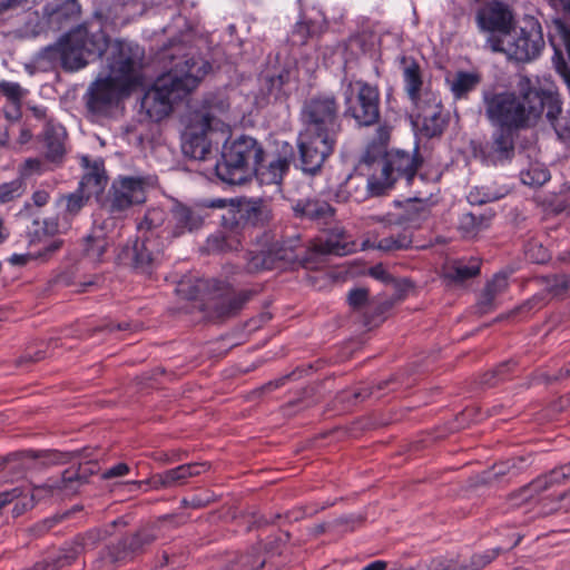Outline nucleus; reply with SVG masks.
Segmentation results:
<instances>
[{"mask_svg":"<svg viewBox=\"0 0 570 570\" xmlns=\"http://www.w3.org/2000/svg\"><path fill=\"white\" fill-rule=\"evenodd\" d=\"M421 165L422 158L416 149L414 153L393 149L385 154L381 175L377 178L386 191L400 179L411 184Z\"/></svg>","mask_w":570,"mask_h":570,"instance_id":"obj_11","label":"nucleus"},{"mask_svg":"<svg viewBox=\"0 0 570 570\" xmlns=\"http://www.w3.org/2000/svg\"><path fill=\"white\" fill-rule=\"evenodd\" d=\"M60 46L62 68L69 71L83 68L90 61L100 58L111 47L102 29L89 31L83 26L71 30Z\"/></svg>","mask_w":570,"mask_h":570,"instance_id":"obj_5","label":"nucleus"},{"mask_svg":"<svg viewBox=\"0 0 570 570\" xmlns=\"http://www.w3.org/2000/svg\"><path fill=\"white\" fill-rule=\"evenodd\" d=\"M265 560L262 559L257 550L242 556L235 564H232L228 570H256L263 567Z\"/></svg>","mask_w":570,"mask_h":570,"instance_id":"obj_49","label":"nucleus"},{"mask_svg":"<svg viewBox=\"0 0 570 570\" xmlns=\"http://www.w3.org/2000/svg\"><path fill=\"white\" fill-rule=\"evenodd\" d=\"M501 548L493 549L491 551H487L480 554H474L471 560V567L466 570H479L487 564H489L500 552Z\"/></svg>","mask_w":570,"mask_h":570,"instance_id":"obj_53","label":"nucleus"},{"mask_svg":"<svg viewBox=\"0 0 570 570\" xmlns=\"http://www.w3.org/2000/svg\"><path fill=\"white\" fill-rule=\"evenodd\" d=\"M31 199H32L33 205H36L37 207H42L48 204V202L50 199V194L46 189H37L32 194Z\"/></svg>","mask_w":570,"mask_h":570,"instance_id":"obj_57","label":"nucleus"},{"mask_svg":"<svg viewBox=\"0 0 570 570\" xmlns=\"http://www.w3.org/2000/svg\"><path fill=\"white\" fill-rule=\"evenodd\" d=\"M129 472V466L126 463H118L102 473V479L109 480L114 478L124 476Z\"/></svg>","mask_w":570,"mask_h":570,"instance_id":"obj_54","label":"nucleus"},{"mask_svg":"<svg viewBox=\"0 0 570 570\" xmlns=\"http://www.w3.org/2000/svg\"><path fill=\"white\" fill-rule=\"evenodd\" d=\"M520 178L524 185L539 187L550 179V173L543 164L534 163L521 170Z\"/></svg>","mask_w":570,"mask_h":570,"instance_id":"obj_40","label":"nucleus"},{"mask_svg":"<svg viewBox=\"0 0 570 570\" xmlns=\"http://www.w3.org/2000/svg\"><path fill=\"white\" fill-rule=\"evenodd\" d=\"M38 256L31 253L13 254L8 258V262L13 266H24L30 261L37 259Z\"/></svg>","mask_w":570,"mask_h":570,"instance_id":"obj_56","label":"nucleus"},{"mask_svg":"<svg viewBox=\"0 0 570 570\" xmlns=\"http://www.w3.org/2000/svg\"><path fill=\"white\" fill-rule=\"evenodd\" d=\"M171 67L160 75L141 99V109L153 121H160L174 105L193 92L210 70V65L191 48L171 43L163 53Z\"/></svg>","mask_w":570,"mask_h":570,"instance_id":"obj_1","label":"nucleus"},{"mask_svg":"<svg viewBox=\"0 0 570 570\" xmlns=\"http://www.w3.org/2000/svg\"><path fill=\"white\" fill-rule=\"evenodd\" d=\"M19 4V0H0V16L16 9Z\"/></svg>","mask_w":570,"mask_h":570,"instance_id":"obj_61","label":"nucleus"},{"mask_svg":"<svg viewBox=\"0 0 570 570\" xmlns=\"http://www.w3.org/2000/svg\"><path fill=\"white\" fill-rule=\"evenodd\" d=\"M340 105L333 95H317L307 99L301 111L302 131L337 138L342 131Z\"/></svg>","mask_w":570,"mask_h":570,"instance_id":"obj_6","label":"nucleus"},{"mask_svg":"<svg viewBox=\"0 0 570 570\" xmlns=\"http://www.w3.org/2000/svg\"><path fill=\"white\" fill-rule=\"evenodd\" d=\"M246 261V269L249 273L275 268V258L268 248L261 252H248Z\"/></svg>","mask_w":570,"mask_h":570,"instance_id":"obj_41","label":"nucleus"},{"mask_svg":"<svg viewBox=\"0 0 570 570\" xmlns=\"http://www.w3.org/2000/svg\"><path fill=\"white\" fill-rule=\"evenodd\" d=\"M229 102L222 96H213L205 100L204 110L196 111L194 115H210L213 122L224 121L228 119L227 114L229 111Z\"/></svg>","mask_w":570,"mask_h":570,"instance_id":"obj_35","label":"nucleus"},{"mask_svg":"<svg viewBox=\"0 0 570 570\" xmlns=\"http://www.w3.org/2000/svg\"><path fill=\"white\" fill-rule=\"evenodd\" d=\"M46 157L51 161H59L65 155V130L61 126L50 122L45 127Z\"/></svg>","mask_w":570,"mask_h":570,"instance_id":"obj_29","label":"nucleus"},{"mask_svg":"<svg viewBox=\"0 0 570 570\" xmlns=\"http://www.w3.org/2000/svg\"><path fill=\"white\" fill-rule=\"evenodd\" d=\"M218 132L226 137L229 134L228 124L213 122L210 115H193L184 134V154L196 160H205L212 150L213 136Z\"/></svg>","mask_w":570,"mask_h":570,"instance_id":"obj_8","label":"nucleus"},{"mask_svg":"<svg viewBox=\"0 0 570 570\" xmlns=\"http://www.w3.org/2000/svg\"><path fill=\"white\" fill-rule=\"evenodd\" d=\"M206 214L202 205L175 203L170 209V218L165 226L167 237L176 238L186 233L202 228Z\"/></svg>","mask_w":570,"mask_h":570,"instance_id":"obj_15","label":"nucleus"},{"mask_svg":"<svg viewBox=\"0 0 570 570\" xmlns=\"http://www.w3.org/2000/svg\"><path fill=\"white\" fill-rule=\"evenodd\" d=\"M385 193L377 176L364 178L363 176L348 177L340 188V196L343 195L346 200L362 203L368 196H380Z\"/></svg>","mask_w":570,"mask_h":570,"instance_id":"obj_23","label":"nucleus"},{"mask_svg":"<svg viewBox=\"0 0 570 570\" xmlns=\"http://www.w3.org/2000/svg\"><path fill=\"white\" fill-rule=\"evenodd\" d=\"M508 287V278L504 274H497L487 284L483 296L481 299V304L484 306H491L494 302V298L503 293Z\"/></svg>","mask_w":570,"mask_h":570,"instance_id":"obj_46","label":"nucleus"},{"mask_svg":"<svg viewBox=\"0 0 570 570\" xmlns=\"http://www.w3.org/2000/svg\"><path fill=\"white\" fill-rule=\"evenodd\" d=\"M106 183V177L104 175V170L99 164H94V166L89 167L87 173L83 175L79 187L80 189H90L92 193H98L104 188Z\"/></svg>","mask_w":570,"mask_h":570,"instance_id":"obj_45","label":"nucleus"},{"mask_svg":"<svg viewBox=\"0 0 570 570\" xmlns=\"http://www.w3.org/2000/svg\"><path fill=\"white\" fill-rule=\"evenodd\" d=\"M141 59L142 51L136 45L121 40L111 45L107 59L108 75L92 82L83 96L92 119L109 116L121 96L139 82Z\"/></svg>","mask_w":570,"mask_h":570,"instance_id":"obj_2","label":"nucleus"},{"mask_svg":"<svg viewBox=\"0 0 570 570\" xmlns=\"http://www.w3.org/2000/svg\"><path fill=\"white\" fill-rule=\"evenodd\" d=\"M323 31V24L315 21H299L292 31V41L295 45H305L308 38L320 35Z\"/></svg>","mask_w":570,"mask_h":570,"instance_id":"obj_42","label":"nucleus"},{"mask_svg":"<svg viewBox=\"0 0 570 570\" xmlns=\"http://www.w3.org/2000/svg\"><path fill=\"white\" fill-rule=\"evenodd\" d=\"M62 246V242L59 239L51 240L48 245H46L39 254H37L38 257L40 256H47L55 252H57Z\"/></svg>","mask_w":570,"mask_h":570,"instance_id":"obj_60","label":"nucleus"},{"mask_svg":"<svg viewBox=\"0 0 570 570\" xmlns=\"http://www.w3.org/2000/svg\"><path fill=\"white\" fill-rule=\"evenodd\" d=\"M337 138L301 131L298 135L299 166L304 173L314 175L333 154Z\"/></svg>","mask_w":570,"mask_h":570,"instance_id":"obj_14","label":"nucleus"},{"mask_svg":"<svg viewBox=\"0 0 570 570\" xmlns=\"http://www.w3.org/2000/svg\"><path fill=\"white\" fill-rule=\"evenodd\" d=\"M268 249L271 255L275 258V268L303 261V247L299 245V238L276 240Z\"/></svg>","mask_w":570,"mask_h":570,"instance_id":"obj_26","label":"nucleus"},{"mask_svg":"<svg viewBox=\"0 0 570 570\" xmlns=\"http://www.w3.org/2000/svg\"><path fill=\"white\" fill-rule=\"evenodd\" d=\"M153 177L127 176L119 177L112 183L110 190L111 213H121L129 207L142 204L146 200V191L155 185Z\"/></svg>","mask_w":570,"mask_h":570,"instance_id":"obj_13","label":"nucleus"},{"mask_svg":"<svg viewBox=\"0 0 570 570\" xmlns=\"http://www.w3.org/2000/svg\"><path fill=\"white\" fill-rule=\"evenodd\" d=\"M566 481L564 470L560 468L553 469L548 474L541 475L532 481L525 491L539 493L549 489L553 484H560Z\"/></svg>","mask_w":570,"mask_h":570,"instance_id":"obj_44","label":"nucleus"},{"mask_svg":"<svg viewBox=\"0 0 570 570\" xmlns=\"http://www.w3.org/2000/svg\"><path fill=\"white\" fill-rule=\"evenodd\" d=\"M542 89L532 85L525 76H520L515 91L485 90L483 104L489 121L499 128L518 130L528 128L537 122L542 115L544 97ZM546 104L557 108V100L548 97Z\"/></svg>","mask_w":570,"mask_h":570,"instance_id":"obj_3","label":"nucleus"},{"mask_svg":"<svg viewBox=\"0 0 570 570\" xmlns=\"http://www.w3.org/2000/svg\"><path fill=\"white\" fill-rule=\"evenodd\" d=\"M402 299L401 295H396L393 297H382L377 296L372 298V307L370 311L368 320H364L363 323L365 326H376L383 321V315L390 311L394 304Z\"/></svg>","mask_w":570,"mask_h":570,"instance_id":"obj_34","label":"nucleus"},{"mask_svg":"<svg viewBox=\"0 0 570 570\" xmlns=\"http://www.w3.org/2000/svg\"><path fill=\"white\" fill-rule=\"evenodd\" d=\"M479 157L488 166H499L511 161L514 156V138L509 128H498L491 138L479 148Z\"/></svg>","mask_w":570,"mask_h":570,"instance_id":"obj_16","label":"nucleus"},{"mask_svg":"<svg viewBox=\"0 0 570 570\" xmlns=\"http://www.w3.org/2000/svg\"><path fill=\"white\" fill-rule=\"evenodd\" d=\"M559 505L553 510H568L570 508V490L559 495Z\"/></svg>","mask_w":570,"mask_h":570,"instance_id":"obj_62","label":"nucleus"},{"mask_svg":"<svg viewBox=\"0 0 570 570\" xmlns=\"http://www.w3.org/2000/svg\"><path fill=\"white\" fill-rule=\"evenodd\" d=\"M164 243L147 235L138 237L134 244V267L144 274H150L159 261Z\"/></svg>","mask_w":570,"mask_h":570,"instance_id":"obj_22","label":"nucleus"},{"mask_svg":"<svg viewBox=\"0 0 570 570\" xmlns=\"http://www.w3.org/2000/svg\"><path fill=\"white\" fill-rule=\"evenodd\" d=\"M386 562L382 560H376L367 564L362 570H385L386 569Z\"/></svg>","mask_w":570,"mask_h":570,"instance_id":"obj_63","label":"nucleus"},{"mask_svg":"<svg viewBox=\"0 0 570 570\" xmlns=\"http://www.w3.org/2000/svg\"><path fill=\"white\" fill-rule=\"evenodd\" d=\"M293 210L296 217L324 223H327L334 215V208L327 202L320 199L298 200L293 205Z\"/></svg>","mask_w":570,"mask_h":570,"instance_id":"obj_27","label":"nucleus"},{"mask_svg":"<svg viewBox=\"0 0 570 570\" xmlns=\"http://www.w3.org/2000/svg\"><path fill=\"white\" fill-rule=\"evenodd\" d=\"M429 570H456L451 564H443L441 561H433Z\"/></svg>","mask_w":570,"mask_h":570,"instance_id":"obj_64","label":"nucleus"},{"mask_svg":"<svg viewBox=\"0 0 570 570\" xmlns=\"http://www.w3.org/2000/svg\"><path fill=\"white\" fill-rule=\"evenodd\" d=\"M487 45L494 52H507L517 61L524 62L534 59L540 53L544 47V40L539 22L530 20L520 29L519 35L508 48L503 47L502 39L494 36L488 38Z\"/></svg>","mask_w":570,"mask_h":570,"instance_id":"obj_10","label":"nucleus"},{"mask_svg":"<svg viewBox=\"0 0 570 570\" xmlns=\"http://www.w3.org/2000/svg\"><path fill=\"white\" fill-rule=\"evenodd\" d=\"M209 468L206 462L187 463L157 473L151 478V484L156 490L170 489L184 485L188 479L197 476Z\"/></svg>","mask_w":570,"mask_h":570,"instance_id":"obj_20","label":"nucleus"},{"mask_svg":"<svg viewBox=\"0 0 570 570\" xmlns=\"http://www.w3.org/2000/svg\"><path fill=\"white\" fill-rule=\"evenodd\" d=\"M480 272V261L471 258L469 262L456 261L449 267L448 276L454 281H465L474 277Z\"/></svg>","mask_w":570,"mask_h":570,"instance_id":"obj_38","label":"nucleus"},{"mask_svg":"<svg viewBox=\"0 0 570 570\" xmlns=\"http://www.w3.org/2000/svg\"><path fill=\"white\" fill-rule=\"evenodd\" d=\"M42 163L37 158H29L23 164L22 173L23 175H29L32 173H39L41 170Z\"/></svg>","mask_w":570,"mask_h":570,"instance_id":"obj_58","label":"nucleus"},{"mask_svg":"<svg viewBox=\"0 0 570 570\" xmlns=\"http://www.w3.org/2000/svg\"><path fill=\"white\" fill-rule=\"evenodd\" d=\"M167 219V214L165 210L160 208H150L146 212L144 218L139 222L137 228L140 234L139 237H144V235L149 236L150 238H156L159 240L160 237H167V232L165 230L164 224Z\"/></svg>","mask_w":570,"mask_h":570,"instance_id":"obj_28","label":"nucleus"},{"mask_svg":"<svg viewBox=\"0 0 570 570\" xmlns=\"http://www.w3.org/2000/svg\"><path fill=\"white\" fill-rule=\"evenodd\" d=\"M289 72L282 71L276 76H266L261 87V94L268 102L272 98L277 99L284 91V86L288 82Z\"/></svg>","mask_w":570,"mask_h":570,"instance_id":"obj_36","label":"nucleus"},{"mask_svg":"<svg viewBox=\"0 0 570 570\" xmlns=\"http://www.w3.org/2000/svg\"><path fill=\"white\" fill-rule=\"evenodd\" d=\"M263 158L262 145L249 136H240L224 145L216 175L227 184H244L253 175H258Z\"/></svg>","mask_w":570,"mask_h":570,"instance_id":"obj_4","label":"nucleus"},{"mask_svg":"<svg viewBox=\"0 0 570 570\" xmlns=\"http://www.w3.org/2000/svg\"><path fill=\"white\" fill-rule=\"evenodd\" d=\"M450 90L455 99H465L481 82L476 72L459 71L446 78Z\"/></svg>","mask_w":570,"mask_h":570,"instance_id":"obj_30","label":"nucleus"},{"mask_svg":"<svg viewBox=\"0 0 570 570\" xmlns=\"http://www.w3.org/2000/svg\"><path fill=\"white\" fill-rule=\"evenodd\" d=\"M475 21L482 32L508 35L513 26V16L504 3L491 1L479 8Z\"/></svg>","mask_w":570,"mask_h":570,"instance_id":"obj_17","label":"nucleus"},{"mask_svg":"<svg viewBox=\"0 0 570 570\" xmlns=\"http://www.w3.org/2000/svg\"><path fill=\"white\" fill-rule=\"evenodd\" d=\"M289 168V160L287 158L278 157L269 163L266 168L259 166L261 179L266 184H281L283 176Z\"/></svg>","mask_w":570,"mask_h":570,"instance_id":"obj_37","label":"nucleus"},{"mask_svg":"<svg viewBox=\"0 0 570 570\" xmlns=\"http://www.w3.org/2000/svg\"><path fill=\"white\" fill-rule=\"evenodd\" d=\"M400 63L404 90L412 106L422 101L426 95H436L424 88L421 67L414 58L403 56L400 59Z\"/></svg>","mask_w":570,"mask_h":570,"instance_id":"obj_21","label":"nucleus"},{"mask_svg":"<svg viewBox=\"0 0 570 570\" xmlns=\"http://www.w3.org/2000/svg\"><path fill=\"white\" fill-rule=\"evenodd\" d=\"M356 244L350 240L344 230H336L327 235L325 238H318L312 248L316 255H335L345 256L355 252Z\"/></svg>","mask_w":570,"mask_h":570,"instance_id":"obj_25","label":"nucleus"},{"mask_svg":"<svg viewBox=\"0 0 570 570\" xmlns=\"http://www.w3.org/2000/svg\"><path fill=\"white\" fill-rule=\"evenodd\" d=\"M273 219L268 202L262 198H250L238 204L237 208H229L222 216V226L232 233L238 234L240 224L249 226H264Z\"/></svg>","mask_w":570,"mask_h":570,"instance_id":"obj_12","label":"nucleus"},{"mask_svg":"<svg viewBox=\"0 0 570 570\" xmlns=\"http://www.w3.org/2000/svg\"><path fill=\"white\" fill-rule=\"evenodd\" d=\"M202 282L184 277L176 286V294L187 301L196 299L200 292Z\"/></svg>","mask_w":570,"mask_h":570,"instance_id":"obj_48","label":"nucleus"},{"mask_svg":"<svg viewBox=\"0 0 570 570\" xmlns=\"http://www.w3.org/2000/svg\"><path fill=\"white\" fill-rule=\"evenodd\" d=\"M20 495L19 489H12L0 493V509L12 502Z\"/></svg>","mask_w":570,"mask_h":570,"instance_id":"obj_59","label":"nucleus"},{"mask_svg":"<svg viewBox=\"0 0 570 570\" xmlns=\"http://www.w3.org/2000/svg\"><path fill=\"white\" fill-rule=\"evenodd\" d=\"M252 296L250 291H242L235 294L224 296L215 304V314L218 317H229L237 314L243 306L249 301Z\"/></svg>","mask_w":570,"mask_h":570,"instance_id":"obj_32","label":"nucleus"},{"mask_svg":"<svg viewBox=\"0 0 570 570\" xmlns=\"http://www.w3.org/2000/svg\"><path fill=\"white\" fill-rule=\"evenodd\" d=\"M368 274L375 279H379L386 284L394 281L391 274L385 269V267L382 264H377L371 267Z\"/></svg>","mask_w":570,"mask_h":570,"instance_id":"obj_55","label":"nucleus"},{"mask_svg":"<svg viewBox=\"0 0 570 570\" xmlns=\"http://www.w3.org/2000/svg\"><path fill=\"white\" fill-rule=\"evenodd\" d=\"M95 466L79 465L78 468L66 469L60 478H49L41 487L35 488V490H47L51 494L72 495L87 482L88 476L95 473L92 469Z\"/></svg>","mask_w":570,"mask_h":570,"instance_id":"obj_19","label":"nucleus"},{"mask_svg":"<svg viewBox=\"0 0 570 570\" xmlns=\"http://www.w3.org/2000/svg\"><path fill=\"white\" fill-rule=\"evenodd\" d=\"M347 303L353 311L362 313L364 320H368L372 307L368 289L364 287L351 289L347 294Z\"/></svg>","mask_w":570,"mask_h":570,"instance_id":"obj_39","label":"nucleus"},{"mask_svg":"<svg viewBox=\"0 0 570 570\" xmlns=\"http://www.w3.org/2000/svg\"><path fill=\"white\" fill-rule=\"evenodd\" d=\"M108 222L102 225H94L90 232L83 237L82 253L85 257L94 263L104 261V256L112 244V238L107 234Z\"/></svg>","mask_w":570,"mask_h":570,"instance_id":"obj_24","label":"nucleus"},{"mask_svg":"<svg viewBox=\"0 0 570 570\" xmlns=\"http://www.w3.org/2000/svg\"><path fill=\"white\" fill-rule=\"evenodd\" d=\"M22 194V183L12 180L0 185V203L10 202Z\"/></svg>","mask_w":570,"mask_h":570,"instance_id":"obj_51","label":"nucleus"},{"mask_svg":"<svg viewBox=\"0 0 570 570\" xmlns=\"http://www.w3.org/2000/svg\"><path fill=\"white\" fill-rule=\"evenodd\" d=\"M207 244L213 250L224 252L237 249L240 245V240L236 236L227 235L225 232H218L208 238Z\"/></svg>","mask_w":570,"mask_h":570,"instance_id":"obj_47","label":"nucleus"},{"mask_svg":"<svg viewBox=\"0 0 570 570\" xmlns=\"http://www.w3.org/2000/svg\"><path fill=\"white\" fill-rule=\"evenodd\" d=\"M166 520L157 524L140 529L134 535L125 538L116 544L108 546L97 560V567L101 570H112L118 562L131 559L134 556L141 553L145 549L154 543L160 530L166 525Z\"/></svg>","mask_w":570,"mask_h":570,"instance_id":"obj_9","label":"nucleus"},{"mask_svg":"<svg viewBox=\"0 0 570 570\" xmlns=\"http://www.w3.org/2000/svg\"><path fill=\"white\" fill-rule=\"evenodd\" d=\"M0 92L3 96H6L11 102L19 104L28 91L17 82L1 81Z\"/></svg>","mask_w":570,"mask_h":570,"instance_id":"obj_50","label":"nucleus"},{"mask_svg":"<svg viewBox=\"0 0 570 570\" xmlns=\"http://www.w3.org/2000/svg\"><path fill=\"white\" fill-rule=\"evenodd\" d=\"M412 244V237L406 232L392 234L386 237L379 239L375 244V248L383 252H395L407 249Z\"/></svg>","mask_w":570,"mask_h":570,"instance_id":"obj_43","label":"nucleus"},{"mask_svg":"<svg viewBox=\"0 0 570 570\" xmlns=\"http://www.w3.org/2000/svg\"><path fill=\"white\" fill-rule=\"evenodd\" d=\"M442 110L438 95H426L422 101L413 105V116L416 122H421L425 136L434 137L442 134L445 127Z\"/></svg>","mask_w":570,"mask_h":570,"instance_id":"obj_18","label":"nucleus"},{"mask_svg":"<svg viewBox=\"0 0 570 570\" xmlns=\"http://www.w3.org/2000/svg\"><path fill=\"white\" fill-rule=\"evenodd\" d=\"M66 209L70 215H77L80 209L85 206L88 197L83 196V189L77 190L67 196Z\"/></svg>","mask_w":570,"mask_h":570,"instance_id":"obj_52","label":"nucleus"},{"mask_svg":"<svg viewBox=\"0 0 570 570\" xmlns=\"http://www.w3.org/2000/svg\"><path fill=\"white\" fill-rule=\"evenodd\" d=\"M344 116L360 126H372L380 118V92L376 86L363 80L348 81L343 91Z\"/></svg>","mask_w":570,"mask_h":570,"instance_id":"obj_7","label":"nucleus"},{"mask_svg":"<svg viewBox=\"0 0 570 570\" xmlns=\"http://www.w3.org/2000/svg\"><path fill=\"white\" fill-rule=\"evenodd\" d=\"M433 205L434 203L429 198L410 199L405 208V222L409 223L412 227H421L426 220L430 219Z\"/></svg>","mask_w":570,"mask_h":570,"instance_id":"obj_31","label":"nucleus"},{"mask_svg":"<svg viewBox=\"0 0 570 570\" xmlns=\"http://www.w3.org/2000/svg\"><path fill=\"white\" fill-rule=\"evenodd\" d=\"M490 216L481 213H464L459 220V230L464 238H473L488 228Z\"/></svg>","mask_w":570,"mask_h":570,"instance_id":"obj_33","label":"nucleus"}]
</instances>
